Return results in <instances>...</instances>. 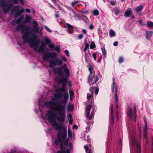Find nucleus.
Wrapping results in <instances>:
<instances>
[{"label": "nucleus", "instance_id": "aec40b11", "mask_svg": "<svg viewBox=\"0 0 153 153\" xmlns=\"http://www.w3.org/2000/svg\"><path fill=\"white\" fill-rule=\"evenodd\" d=\"M113 11L114 14L117 16L120 12V9L119 8L115 7L113 9Z\"/></svg>", "mask_w": 153, "mask_h": 153}, {"label": "nucleus", "instance_id": "f704fd0d", "mask_svg": "<svg viewBox=\"0 0 153 153\" xmlns=\"http://www.w3.org/2000/svg\"><path fill=\"white\" fill-rule=\"evenodd\" d=\"M21 14L20 13L19 11H16L14 14V17L16 18L19 16Z\"/></svg>", "mask_w": 153, "mask_h": 153}, {"label": "nucleus", "instance_id": "a18cd8bd", "mask_svg": "<svg viewBox=\"0 0 153 153\" xmlns=\"http://www.w3.org/2000/svg\"><path fill=\"white\" fill-rule=\"evenodd\" d=\"M65 53L66 54V56H69V53L68 51V50H66L64 51Z\"/></svg>", "mask_w": 153, "mask_h": 153}, {"label": "nucleus", "instance_id": "ea45409f", "mask_svg": "<svg viewBox=\"0 0 153 153\" xmlns=\"http://www.w3.org/2000/svg\"><path fill=\"white\" fill-rule=\"evenodd\" d=\"M107 34L106 33H102V35H101V39H102V38H105V37H106L107 36Z\"/></svg>", "mask_w": 153, "mask_h": 153}, {"label": "nucleus", "instance_id": "6ab92c4d", "mask_svg": "<svg viewBox=\"0 0 153 153\" xmlns=\"http://www.w3.org/2000/svg\"><path fill=\"white\" fill-rule=\"evenodd\" d=\"M113 104H112L111 105V119L112 122H113L114 121V118L113 116Z\"/></svg>", "mask_w": 153, "mask_h": 153}, {"label": "nucleus", "instance_id": "cd10ccee", "mask_svg": "<svg viewBox=\"0 0 153 153\" xmlns=\"http://www.w3.org/2000/svg\"><path fill=\"white\" fill-rule=\"evenodd\" d=\"M74 106L73 104H69L68 107V111H72L74 109Z\"/></svg>", "mask_w": 153, "mask_h": 153}, {"label": "nucleus", "instance_id": "7ed1b4c3", "mask_svg": "<svg viewBox=\"0 0 153 153\" xmlns=\"http://www.w3.org/2000/svg\"><path fill=\"white\" fill-rule=\"evenodd\" d=\"M55 122L56 121L53 123H53V126L58 131V138L54 141L55 144L56 145H57L59 143H62V141L64 140L66 137L67 129L66 126H64L62 125H60L57 123H55Z\"/></svg>", "mask_w": 153, "mask_h": 153}, {"label": "nucleus", "instance_id": "412c9836", "mask_svg": "<svg viewBox=\"0 0 153 153\" xmlns=\"http://www.w3.org/2000/svg\"><path fill=\"white\" fill-rule=\"evenodd\" d=\"M109 34L110 37L111 38L115 36V33L114 30L111 29L109 32Z\"/></svg>", "mask_w": 153, "mask_h": 153}, {"label": "nucleus", "instance_id": "b1692460", "mask_svg": "<svg viewBox=\"0 0 153 153\" xmlns=\"http://www.w3.org/2000/svg\"><path fill=\"white\" fill-rule=\"evenodd\" d=\"M143 131L144 137L146 140H147L148 138L147 131L145 130V129H144Z\"/></svg>", "mask_w": 153, "mask_h": 153}, {"label": "nucleus", "instance_id": "58836bf2", "mask_svg": "<svg viewBox=\"0 0 153 153\" xmlns=\"http://www.w3.org/2000/svg\"><path fill=\"white\" fill-rule=\"evenodd\" d=\"M44 28L48 31L50 32V33H51V32H52L51 30L47 26H44Z\"/></svg>", "mask_w": 153, "mask_h": 153}, {"label": "nucleus", "instance_id": "e2e57ef3", "mask_svg": "<svg viewBox=\"0 0 153 153\" xmlns=\"http://www.w3.org/2000/svg\"><path fill=\"white\" fill-rule=\"evenodd\" d=\"M20 3L22 4H24V2L23 1V0H19Z\"/></svg>", "mask_w": 153, "mask_h": 153}, {"label": "nucleus", "instance_id": "8fccbe9b", "mask_svg": "<svg viewBox=\"0 0 153 153\" xmlns=\"http://www.w3.org/2000/svg\"><path fill=\"white\" fill-rule=\"evenodd\" d=\"M89 28L91 30H92L94 28V26L92 24H91L89 27Z\"/></svg>", "mask_w": 153, "mask_h": 153}, {"label": "nucleus", "instance_id": "052dcab7", "mask_svg": "<svg viewBox=\"0 0 153 153\" xmlns=\"http://www.w3.org/2000/svg\"><path fill=\"white\" fill-rule=\"evenodd\" d=\"M65 153H70V151L68 149H66V151H65Z\"/></svg>", "mask_w": 153, "mask_h": 153}, {"label": "nucleus", "instance_id": "20e7f679", "mask_svg": "<svg viewBox=\"0 0 153 153\" xmlns=\"http://www.w3.org/2000/svg\"><path fill=\"white\" fill-rule=\"evenodd\" d=\"M91 106L90 105H86L85 112L86 114L87 118L90 120L93 118L95 112V108L94 106L91 107V111L90 113Z\"/></svg>", "mask_w": 153, "mask_h": 153}, {"label": "nucleus", "instance_id": "ddd939ff", "mask_svg": "<svg viewBox=\"0 0 153 153\" xmlns=\"http://www.w3.org/2000/svg\"><path fill=\"white\" fill-rule=\"evenodd\" d=\"M65 27L67 29V32L68 33L72 34L74 33V27L70 24L66 23L65 25Z\"/></svg>", "mask_w": 153, "mask_h": 153}, {"label": "nucleus", "instance_id": "4be33fe9", "mask_svg": "<svg viewBox=\"0 0 153 153\" xmlns=\"http://www.w3.org/2000/svg\"><path fill=\"white\" fill-rule=\"evenodd\" d=\"M19 8V6L18 5H16L14 6L11 10V12L12 13H14L16 12V10H18Z\"/></svg>", "mask_w": 153, "mask_h": 153}, {"label": "nucleus", "instance_id": "dca6fc26", "mask_svg": "<svg viewBox=\"0 0 153 153\" xmlns=\"http://www.w3.org/2000/svg\"><path fill=\"white\" fill-rule=\"evenodd\" d=\"M132 14V11L131 9L130 8H128L124 13V16L126 17H128L130 16L131 14Z\"/></svg>", "mask_w": 153, "mask_h": 153}, {"label": "nucleus", "instance_id": "423d86ee", "mask_svg": "<svg viewBox=\"0 0 153 153\" xmlns=\"http://www.w3.org/2000/svg\"><path fill=\"white\" fill-rule=\"evenodd\" d=\"M140 141L137 140L134 136H132L131 138V143L134 148L136 147L137 149V153H140Z\"/></svg>", "mask_w": 153, "mask_h": 153}, {"label": "nucleus", "instance_id": "9d476101", "mask_svg": "<svg viewBox=\"0 0 153 153\" xmlns=\"http://www.w3.org/2000/svg\"><path fill=\"white\" fill-rule=\"evenodd\" d=\"M57 55V54L55 52H48L44 54L42 57L45 60L48 59L50 58H51L53 59L56 58Z\"/></svg>", "mask_w": 153, "mask_h": 153}, {"label": "nucleus", "instance_id": "1a4fd4ad", "mask_svg": "<svg viewBox=\"0 0 153 153\" xmlns=\"http://www.w3.org/2000/svg\"><path fill=\"white\" fill-rule=\"evenodd\" d=\"M1 5L2 7V10L4 12L7 13L10 10V7L13 6V4L12 3L8 4L4 1L1 3Z\"/></svg>", "mask_w": 153, "mask_h": 153}, {"label": "nucleus", "instance_id": "338daca9", "mask_svg": "<svg viewBox=\"0 0 153 153\" xmlns=\"http://www.w3.org/2000/svg\"><path fill=\"white\" fill-rule=\"evenodd\" d=\"M138 22L141 25H142L143 21L142 20H140L138 21Z\"/></svg>", "mask_w": 153, "mask_h": 153}, {"label": "nucleus", "instance_id": "680f3d73", "mask_svg": "<svg viewBox=\"0 0 153 153\" xmlns=\"http://www.w3.org/2000/svg\"><path fill=\"white\" fill-rule=\"evenodd\" d=\"M78 128L77 126L76 125H74L73 127V129L74 128L77 129Z\"/></svg>", "mask_w": 153, "mask_h": 153}, {"label": "nucleus", "instance_id": "09e8293b", "mask_svg": "<svg viewBox=\"0 0 153 153\" xmlns=\"http://www.w3.org/2000/svg\"><path fill=\"white\" fill-rule=\"evenodd\" d=\"M65 151L64 150H61V151H58L57 152V153H65Z\"/></svg>", "mask_w": 153, "mask_h": 153}, {"label": "nucleus", "instance_id": "a211bd4d", "mask_svg": "<svg viewBox=\"0 0 153 153\" xmlns=\"http://www.w3.org/2000/svg\"><path fill=\"white\" fill-rule=\"evenodd\" d=\"M153 32L151 31H146V36L147 38L148 39L150 38L152 35Z\"/></svg>", "mask_w": 153, "mask_h": 153}, {"label": "nucleus", "instance_id": "0eeeda50", "mask_svg": "<svg viewBox=\"0 0 153 153\" xmlns=\"http://www.w3.org/2000/svg\"><path fill=\"white\" fill-rule=\"evenodd\" d=\"M136 108L135 105H134V111H133L131 108H129L127 111L128 117L130 119H134V121H135L137 119Z\"/></svg>", "mask_w": 153, "mask_h": 153}, {"label": "nucleus", "instance_id": "bb28decb", "mask_svg": "<svg viewBox=\"0 0 153 153\" xmlns=\"http://www.w3.org/2000/svg\"><path fill=\"white\" fill-rule=\"evenodd\" d=\"M102 55L104 56V58L106 56V51L104 48H101Z\"/></svg>", "mask_w": 153, "mask_h": 153}, {"label": "nucleus", "instance_id": "5701e85b", "mask_svg": "<svg viewBox=\"0 0 153 153\" xmlns=\"http://www.w3.org/2000/svg\"><path fill=\"white\" fill-rule=\"evenodd\" d=\"M80 2L79 1L77 0L73 1L71 3V5L73 7L75 8L76 7L77 3Z\"/></svg>", "mask_w": 153, "mask_h": 153}, {"label": "nucleus", "instance_id": "79ce46f5", "mask_svg": "<svg viewBox=\"0 0 153 153\" xmlns=\"http://www.w3.org/2000/svg\"><path fill=\"white\" fill-rule=\"evenodd\" d=\"M123 61V58L122 57H120L119 59V63H121Z\"/></svg>", "mask_w": 153, "mask_h": 153}, {"label": "nucleus", "instance_id": "a878e982", "mask_svg": "<svg viewBox=\"0 0 153 153\" xmlns=\"http://www.w3.org/2000/svg\"><path fill=\"white\" fill-rule=\"evenodd\" d=\"M143 8V6L142 5H140L136 7V10L138 12H140Z\"/></svg>", "mask_w": 153, "mask_h": 153}, {"label": "nucleus", "instance_id": "3c124183", "mask_svg": "<svg viewBox=\"0 0 153 153\" xmlns=\"http://www.w3.org/2000/svg\"><path fill=\"white\" fill-rule=\"evenodd\" d=\"M145 128L144 129H145V130L147 131V124L145 120Z\"/></svg>", "mask_w": 153, "mask_h": 153}, {"label": "nucleus", "instance_id": "f03ea898", "mask_svg": "<svg viewBox=\"0 0 153 153\" xmlns=\"http://www.w3.org/2000/svg\"><path fill=\"white\" fill-rule=\"evenodd\" d=\"M29 29L30 27L27 25H19L15 28V30L18 31L21 30L22 33H24L22 36L24 42L30 43V47L33 48L34 50L37 52H42L44 48V44L42 43L39 46V43L40 42V40L38 39L35 41L37 36L31 34L32 36H30V33L29 31Z\"/></svg>", "mask_w": 153, "mask_h": 153}, {"label": "nucleus", "instance_id": "5fc2aeb1", "mask_svg": "<svg viewBox=\"0 0 153 153\" xmlns=\"http://www.w3.org/2000/svg\"><path fill=\"white\" fill-rule=\"evenodd\" d=\"M82 32H83L85 34H86L87 33V32L86 30L85 29H83L82 30Z\"/></svg>", "mask_w": 153, "mask_h": 153}, {"label": "nucleus", "instance_id": "a19ab883", "mask_svg": "<svg viewBox=\"0 0 153 153\" xmlns=\"http://www.w3.org/2000/svg\"><path fill=\"white\" fill-rule=\"evenodd\" d=\"M49 47L51 48H55L54 45L52 44H50L48 45Z\"/></svg>", "mask_w": 153, "mask_h": 153}, {"label": "nucleus", "instance_id": "e433bc0d", "mask_svg": "<svg viewBox=\"0 0 153 153\" xmlns=\"http://www.w3.org/2000/svg\"><path fill=\"white\" fill-rule=\"evenodd\" d=\"M93 88H94V90H95V93L96 95H97L98 93L99 88H95V87H93Z\"/></svg>", "mask_w": 153, "mask_h": 153}, {"label": "nucleus", "instance_id": "7c9ffc66", "mask_svg": "<svg viewBox=\"0 0 153 153\" xmlns=\"http://www.w3.org/2000/svg\"><path fill=\"white\" fill-rule=\"evenodd\" d=\"M31 18L28 16H27L26 17L25 20L24 21V22L29 23L30 22Z\"/></svg>", "mask_w": 153, "mask_h": 153}, {"label": "nucleus", "instance_id": "c9c22d12", "mask_svg": "<svg viewBox=\"0 0 153 153\" xmlns=\"http://www.w3.org/2000/svg\"><path fill=\"white\" fill-rule=\"evenodd\" d=\"M68 135L70 138H71L72 136V132L71 130L69 128L68 129Z\"/></svg>", "mask_w": 153, "mask_h": 153}, {"label": "nucleus", "instance_id": "4c0bfd02", "mask_svg": "<svg viewBox=\"0 0 153 153\" xmlns=\"http://www.w3.org/2000/svg\"><path fill=\"white\" fill-rule=\"evenodd\" d=\"M55 50L57 52H59L60 51V46H56L55 48Z\"/></svg>", "mask_w": 153, "mask_h": 153}, {"label": "nucleus", "instance_id": "6e6d98bb", "mask_svg": "<svg viewBox=\"0 0 153 153\" xmlns=\"http://www.w3.org/2000/svg\"><path fill=\"white\" fill-rule=\"evenodd\" d=\"M110 4L112 5H114L115 4V2L113 1H111L110 2Z\"/></svg>", "mask_w": 153, "mask_h": 153}, {"label": "nucleus", "instance_id": "de8ad7c7", "mask_svg": "<svg viewBox=\"0 0 153 153\" xmlns=\"http://www.w3.org/2000/svg\"><path fill=\"white\" fill-rule=\"evenodd\" d=\"M78 37L79 39H81L83 37V36L82 34H80L78 35Z\"/></svg>", "mask_w": 153, "mask_h": 153}, {"label": "nucleus", "instance_id": "49530a36", "mask_svg": "<svg viewBox=\"0 0 153 153\" xmlns=\"http://www.w3.org/2000/svg\"><path fill=\"white\" fill-rule=\"evenodd\" d=\"M93 57L94 59L96 61L97 59L96 54L95 53H93Z\"/></svg>", "mask_w": 153, "mask_h": 153}, {"label": "nucleus", "instance_id": "c756f323", "mask_svg": "<svg viewBox=\"0 0 153 153\" xmlns=\"http://www.w3.org/2000/svg\"><path fill=\"white\" fill-rule=\"evenodd\" d=\"M147 25L148 27H153V22L151 21L147 22Z\"/></svg>", "mask_w": 153, "mask_h": 153}, {"label": "nucleus", "instance_id": "72a5a7b5", "mask_svg": "<svg viewBox=\"0 0 153 153\" xmlns=\"http://www.w3.org/2000/svg\"><path fill=\"white\" fill-rule=\"evenodd\" d=\"M69 94L70 96V99L71 100L72 99L73 96L74 95V92L72 91H70Z\"/></svg>", "mask_w": 153, "mask_h": 153}, {"label": "nucleus", "instance_id": "473e14b6", "mask_svg": "<svg viewBox=\"0 0 153 153\" xmlns=\"http://www.w3.org/2000/svg\"><path fill=\"white\" fill-rule=\"evenodd\" d=\"M33 30L35 32L38 33L39 32V29L37 26H35L33 27Z\"/></svg>", "mask_w": 153, "mask_h": 153}, {"label": "nucleus", "instance_id": "2eb2a0df", "mask_svg": "<svg viewBox=\"0 0 153 153\" xmlns=\"http://www.w3.org/2000/svg\"><path fill=\"white\" fill-rule=\"evenodd\" d=\"M63 71L65 74L66 77H68L70 75V72L68 68L65 64L63 66Z\"/></svg>", "mask_w": 153, "mask_h": 153}, {"label": "nucleus", "instance_id": "37998d69", "mask_svg": "<svg viewBox=\"0 0 153 153\" xmlns=\"http://www.w3.org/2000/svg\"><path fill=\"white\" fill-rule=\"evenodd\" d=\"M84 148L85 149V151L86 153H88V148L87 146H85Z\"/></svg>", "mask_w": 153, "mask_h": 153}, {"label": "nucleus", "instance_id": "2f4dec72", "mask_svg": "<svg viewBox=\"0 0 153 153\" xmlns=\"http://www.w3.org/2000/svg\"><path fill=\"white\" fill-rule=\"evenodd\" d=\"M96 47V45L94 44V43L93 42H91V45L90 46V49H93Z\"/></svg>", "mask_w": 153, "mask_h": 153}, {"label": "nucleus", "instance_id": "9b49d317", "mask_svg": "<svg viewBox=\"0 0 153 153\" xmlns=\"http://www.w3.org/2000/svg\"><path fill=\"white\" fill-rule=\"evenodd\" d=\"M63 66L60 67L59 68L57 67L55 68L53 70V71L55 73H57L59 76H57L56 78V79L57 78H61L60 77L62 75H64L63 74Z\"/></svg>", "mask_w": 153, "mask_h": 153}, {"label": "nucleus", "instance_id": "864d4df0", "mask_svg": "<svg viewBox=\"0 0 153 153\" xmlns=\"http://www.w3.org/2000/svg\"><path fill=\"white\" fill-rule=\"evenodd\" d=\"M25 11L27 13H30V10L28 8H26L25 9Z\"/></svg>", "mask_w": 153, "mask_h": 153}, {"label": "nucleus", "instance_id": "f8f14e48", "mask_svg": "<svg viewBox=\"0 0 153 153\" xmlns=\"http://www.w3.org/2000/svg\"><path fill=\"white\" fill-rule=\"evenodd\" d=\"M113 82L112 85V91L113 92H114V90L115 89V92L116 101V102L117 103L118 101L117 95V84L115 83L114 78H113Z\"/></svg>", "mask_w": 153, "mask_h": 153}, {"label": "nucleus", "instance_id": "6e6552de", "mask_svg": "<svg viewBox=\"0 0 153 153\" xmlns=\"http://www.w3.org/2000/svg\"><path fill=\"white\" fill-rule=\"evenodd\" d=\"M56 59V58L53 59H52L49 61L50 67L51 68H53L56 65L58 66H60L62 64L63 62L61 59Z\"/></svg>", "mask_w": 153, "mask_h": 153}, {"label": "nucleus", "instance_id": "13d9d810", "mask_svg": "<svg viewBox=\"0 0 153 153\" xmlns=\"http://www.w3.org/2000/svg\"><path fill=\"white\" fill-rule=\"evenodd\" d=\"M68 117L70 119L72 118V115L71 114H68Z\"/></svg>", "mask_w": 153, "mask_h": 153}, {"label": "nucleus", "instance_id": "bf43d9fd", "mask_svg": "<svg viewBox=\"0 0 153 153\" xmlns=\"http://www.w3.org/2000/svg\"><path fill=\"white\" fill-rule=\"evenodd\" d=\"M13 2L15 4H17L18 2V0H13Z\"/></svg>", "mask_w": 153, "mask_h": 153}, {"label": "nucleus", "instance_id": "393cba45", "mask_svg": "<svg viewBox=\"0 0 153 153\" xmlns=\"http://www.w3.org/2000/svg\"><path fill=\"white\" fill-rule=\"evenodd\" d=\"M92 13L93 15L94 16H96L98 15L99 14V12L97 10H93Z\"/></svg>", "mask_w": 153, "mask_h": 153}, {"label": "nucleus", "instance_id": "c85d7f7f", "mask_svg": "<svg viewBox=\"0 0 153 153\" xmlns=\"http://www.w3.org/2000/svg\"><path fill=\"white\" fill-rule=\"evenodd\" d=\"M84 44L85 46V48L84 49V51L85 52L86 51H87V49L89 48V44L88 43H87L86 42H85Z\"/></svg>", "mask_w": 153, "mask_h": 153}, {"label": "nucleus", "instance_id": "c03bdc74", "mask_svg": "<svg viewBox=\"0 0 153 153\" xmlns=\"http://www.w3.org/2000/svg\"><path fill=\"white\" fill-rule=\"evenodd\" d=\"M61 58L62 59L63 61H64L65 62H66L67 60L65 56H61Z\"/></svg>", "mask_w": 153, "mask_h": 153}, {"label": "nucleus", "instance_id": "4468645a", "mask_svg": "<svg viewBox=\"0 0 153 153\" xmlns=\"http://www.w3.org/2000/svg\"><path fill=\"white\" fill-rule=\"evenodd\" d=\"M94 88L91 87L89 90L90 93H88L87 94V98L88 100L91 99L93 98V92L94 91Z\"/></svg>", "mask_w": 153, "mask_h": 153}, {"label": "nucleus", "instance_id": "f3484780", "mask_svg": "<svg viewBox=\"0 0 153 153\" xmlns=\"http://www.w3.org/2000/svg\"><path fill=\"white\" fill-rule=\"evenodd\" d=\"M24 19V16H22L20 17L16 20V23L17 24H18L20 23L24 22V21L23 20Z\"/></svg>", "mask_w": 153, "mask_h": 153}, {"label": "nucleus", "instance_id": "f257e3e1", "mask_svg": "<svg viewBox=\"0 0 153 153\" xmlns=\"http://www.w3.org/2000/svg\"><path fill=\"white\" fill-rule=\"evenodd\" d=\"M67 80L66 77L62 78H57L56 79V82L57 83L62 84V88L56 89V93L53 94V96L56 99H61L63 97V99L61 101L59 102L53 98L48 102H45L44 104L45 106L49 107L51 109L48 111L46 115L48 117V120L49 123L55 122L56 118L57 121L61 124L63 123L65 121V105L69 97L68 92L65 91Z\"/></svg>", "mask_w": 153, "mask_h": 153}, {"label": "nucleus", "instance_id": "69168bd1", "mask_svg": "<svg viewBox=\"0 0 153 153\" xmlns=\"http://www.w3.org/2000/svg\"><path fill=\"white\" fill-rule=\"evenodd\" d=\"M131 16V19H134V15L131 14L130 16Z\"/></svg>", "mask_w": 153, "mask_h": 153}, {"label": "nucleus", "instance_id": "4d7b16f0", "mask_svg": "<svg viewBox=\"0 0 153 153\" xmlns=\"http://www.w3.org/2000/svg\"><path fill=\"white\" fill-rule=\"evenodd\" d=\"M118 44V42L117 41H116V42H114L113 43L114 45L115 46H117Z\"/></svg>", "mask_w": 153, "mask_h": 153}, {"label": "nucleus", "instance_id": "39448f33", "mask_svg": "<svg viewBox=\"0 0 153 153\" xmlns=\"http://www.w3.org/2000/svg\"><path fill=\"white\" fill-rule=\"evenodd\" d=\"M88 70L90 74L88 77V82H91L93 79H94V81L93 83V84H94L98 81V77L97 76H95L94 72H92L93 68L91 66L89 67Z\"/></svg>", "mask_w": 153, "mask_h": 153}, {"label": "nucleus", "instance_id": "774afa93", "mask_svg": "<svg viewBox=\"0 0 153 153\" xmlns=\"http://www.w3.org/2000/svg\"><path fill=\"white\" fill-rule=\"evenodd\" d=\"M69 124L70 125H71L73 123V120H70L69 121Z\"/></svg>", "mask_w": 153, "mask_h": 153}, {"label": "nucleus", "instance_id": "0e129e2a", "mask_svg": "<svg viewBox=\"0 0 153 153\" xmlns=\"http://www.w3.org/2000/svg\"><path fill=\"white\" fill-rule=\"evenodd\" d=\"M68 85L69 86V87H71V82L70 81H68Z\"/></svg>", "mask_w": 153, "mask_h": 153}, {"label": "nucleus", "instance_id": "603ef678", "mask_svg": "<svg viewBox=\"0 0 153 153\" xmlns=\"http://www.w3.org/2000/svg\"><path fill=\"white\" fill-rule=\"evenodd\" d=\"M46 42L48 43H50L51 41L50 39H45Z\"/></svg>", "mask_w": 153, "mask_h": 153}]
</instances>
